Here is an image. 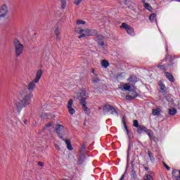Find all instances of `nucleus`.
I'll list each match as a JSON object with an SVG mask.
<instances>
[{
  "label": "nucleus",
  "mask_w": 180,
  "mask_h": 180,
  "mask_svg": "<svg viewBox=\"0 0 180 180\" xmlns=\"http://www.w3.org/2000/svg\"><path fill=\"white\" fill-rule=\"evenodd\" d=\"M177 112L178 111L175 108H169V115H170V116H175V115H176Z\"/></svg>",
  "instance_id": "21"
},
{
  "label": "nucleus",
  "mask_w": 180,
  "mask_h": 180,
  "mask_svg": "<svg viewBox=\"0 0 180 180\" xmlns=\"http://www.w3.org/2000/svg\"><path fill=\"white\" fill-rule=\"evenodd\" d=\"M123 73H118L117 75V78H120V77H122V75Z\"/></svg>",
  "instance_id": "45"
},
{
  "label": "nucleus",
  "mask_w": 180,
  "mask_h": 180,
  "mask_svg": "<svg viewBox=\"0 0 180 180\" xmlns=\"http://www.w3.org/2000/svg\"><path fill=\"white\" fill-rule=\"evenodd\" d=\"M131 86H130V84L129 83H127L125 84H124L123 86V89L124 91H130Z\"/></svg>",
  "instance_id": "28"
},
{
  "label": "nucleus",
  "mask_w": 180,
  "mask_h": 180,
  "mask_svg": "<svg viewBox=\"0 0 180 180\" xmlns=\"http://www.w3.org/2000/svg\"><path fill=\"white\" fill-rule=\"evenodd\" d=\"M38 165H39V167H43V165H44V163H43V162H38Z\"/></svg>",
  "instance_id": "43"
},
{
  "label": "nucleus",
  "mask_w": 180,
  "mask_h": 180,
  "mask_svg": "<svg viewBox=\"0 0 180 180\" xmlns=\"http://www.w3.org/2000/svg\"><path fill=\"white\" fill-rule=\"evenodd\" d=\"M101 81V79L99 77H93L91 79V82L93 84H98Z\"/></svg>",
  "instance_id": "27"
},
{
  "label": "nucleus",
  "mask_w": 180,
  "mask_h": 180,
  "mask_svg": "<svg viewBox=\"0 0 180 180\" xmlns=\"http://www.w3.org/2000/svg\"><path fill=\"white\" fill-rule=\"evenodd\" d=\"M15 105L18 112H20V110H22V109H23V108H25V106H26L25 103H23V100H20L18 101H16L15 103Z\"/></svg>",
  "instance_id": "10"
},
{
  "label": "nucleus",
  "mask_w": 180,
  "mask_h": 180,
  "mask_svg": "<svg viewBox=\"0 0 180 180\" xmlns=\"http://www.w3.org/2000/svg\"><path fill=\"white\" fill-rule=\"evenodd\" d=\"M131 176L133 179H136V178H137V174L136 173V170H134V169H132L131 172Z\"/></svg>",
  "instance_id": "30"
},
{
  "label": "nucleus",
  "mask_w": 180,
  "mask_h": 180,
  "mask_svg": "<svg viewBox=\"0 0 180 180\" xmlns=\"http://www.w3.org/2000/svg\"><path fill=\"white\" fill-rule=\"evenodd\" d=\"M143 180H153V177L150 174H145L143 176Z\"/></svg>",
  "instance_id": "33"
},
{
  "label": "nucleus",
  "mask_w": 180,
  "mask_h": 180,
  "mask_svg": "<svg viewBox=\"0 0 180 180\" xmlns=\"http://www.w3.org/2000/svg\"><path fill=\"white\" fill-rule=\"evenodd\" d=\"M55 148L56 150H61V148H60V146H58L57 144L55 145Z\"/></svg>",
  "instance_id": "42"
},
{
  "label": "nucleus",
  "mask_w": 180,
  "mask_h": 180,
  "mask_svg": "<svg viewBox=\"0 0 180 180\" xmlns=\"http://www.w3.org/2000/svg\"><path fill=\"white\" fill-rule=\"evenodd\" d=\"M148 169H149V168H148V167H145V170H146V171H148Z\"/></svg>",
  "instance_id": "50"
},
{
  "label": "nucleus",
  "mask_w": 180,
  "mask_h": 180,
  "mask_svg": "<svg viewBox=\"0 0 180 180\" xmlns=\"http://www.w3.org/2000/svg\"><path fill=\"white\" fill-rule=\"evenodd\" d=\"M101 65L104 68H108V67H109V62H108V60H103L101 62Z\"/></svg>",
  "instance_id": "24"
},
{
  "label": "nucleus",
  "mask_w": 180,
  "mask_h": 180,
  "mask_svg": "<svg viewBox=\"0 0 180 180\" xmlns=\"http://www.w3.org/2000/svg\"><path fill=\"white\" fill-rule=\"evenodd\" d=\"M165 74L166 75V77L167 78V79H169V81H170V82H174L175 81V78H174V76L171 75V73L165 72Z\"/></svg>",
  "instance_id": "18"
},
{
  "label": "nucleus",
  "mask_w": 180,
  "mask_h": 180,
  "mask_svg": "<svg viewBox=\"0 0 180 180\" xmlns=\"http://www.w3.org/2000/svg\"><path fill=\"white\" fill-rule=\"evenodd\" d=\"M148 156L150 158V160L151 161L154 160V156H153V153H151V151L148 150Z\"/></svg>",
  "instance_id": "34"
},
{
  "label": "nucleus",
  "mask_w": 180,
  "mask_h": 180,
  "mask_svg": "<svg viewBox=\"0 0 180 180\" xmlns=\"http://www.w3.org/2000/svg\"><path fill=\"white\" fill-rule=\"evenodd\" d=\"M81 2H82V0H75V5H79V4H81Z\"/></svg>",
  "instance_id": "39"
},
{
  "label": "nucleus",
  "mask_w": 180,
  "mask_h": 180,
  "mask_svg": "<svg viewBox=\"0 0 180 180\" xmlns=\"http://www.w3.org/2000/svg\"><path fill=\"white\" fill-rule=\"evenodd\" d=\"M24 123L25 124H27V120H24Z\"/></svg>",
  "instance_id": "48"
},
{
  "label": "nucleus",
  "mask_w": 180,
  "mask_h": 180,
  "mask_svg": "<svg viewBox=\"0 0 180 180\" xmlns=\"http://www.w3.org/2000/svg\"><path fill=\"white\" fill-rule=\"evenodd\" d=\"M80 103L82 105L83 110H84L85 112H88L89 110L88 107H86V98L82 97V98H80Z\"/></svg>",
  "instance_id": "11"
},
{
  "label": "nucleus",
  "mask_w": 180,
  "mask_h": 180,
  "mask_svg": "<svg viewBox=\"0 0 180 180\" xmlns=\"http://www.w3.org/2000/svg\"><path fill=\"white\" fill-rule=\"evenodd\" d=\"M172 175L176 178V180H180V170L174 169L172 171Z\"/></svg>",
  "instance_id": "14"
},
{
  "label": "nucleus",
  "mask_w": 180,
  "mask_h": 180,
  "mask_svg": "<svg viewBox=\"0 0 180 180\" xmlns=\"http://www.w3.org/2000/svg\"><path fill=\"white\" fill-rule=\"evenodd\" d=\"M99 46H105V42L103 41H99L98 42Z\"/></svg>",
  "instance_id": "44"
},
{
  "label": "nucleus",
  "mask_w": 180,
  "mask_h": 180,
  "mask_svg": "<svg viewBox=\"0 0 180 180\" xmlns=\"http://www.w3.org/2000/svg\"><path fill=\"white\" fill-rule=\"evenodd\" d=\"M62 4V9L67 8V1L65 0H60Z\"/></svg>",
  "instance_id": "32"
},
{
  "label": "nucleus",
  "mask_w": 180,
  "mask_h": 180,
  "mask_svg": "<svg viewBox=\"0 0 180 180\" xmlns=\"http://www.w3.org/2000/svg\"><path fill=\"white\" fill-rule=\"evenodd\" d=\"M55 35L56 36V41L61 40V34L60 33V29L57 27L54 31Z\"/></svg>",
  "instance_id": "13"
},
{
  "label": "nucleus",
  "mask_w": 180,
  "mask_h": 180,
  "mask_svg": "<svg viewBox=\"0 0 180 180\" xmlns=\"http://www.w3.org/2000/svg\"><path fill=\"white\" fill-rule=\"evenodd\" d=\"M125 5L128 6L129 9H131L132 11H136V6H137V4L136 3L133 2V0H125L124 1Z\"/></svg>",
  "instance_id": "8"
},
{
  "label": "nucleus",
  "mask_w": 180,
  "mask_h": 180,
  "mask_svg": "<svg viewBox=\"0 0 180 180\" xmlns=\"http://www.w3.org/2000/svg\"><path fill=\"white\" fill-rule=\"evenodd\" d=\"M135 98H137V93L136 91H134L132 94H128L126 96V99H135Z\"/></svg>",
  "instance_id": "19"
},
{
  "label": "nucleus",
  "mask_w": 180,
  "mask_h": 180,
  "mask_svg": "<svg viewBox=\"0 0 180 180\" xmlns=\"http://www.w3.org/2000/svg\"><path fill=\"white\" fill-rule=\"evenodd\" d=\"M64 129V127L61 124H57L56 128V131L58 134V136H61V131Z\"/></svg>",
  "instance_id": "16"
},
{
  "label": "nucleus",
  "mask_w": 180,
  "mask_h": 180,
  "mask_svg": "<svg viewBox=\"0 0 180 180\" xmlns=\"http://www.w3.org/2000/svg\"><path fill=\"white\" fill-rule=\"evenodd\" d=\"M140 125H139V121L137 120H134V127L139 128Z\"/></svg>",
  "instance_id": "37"
},
{
  "label": "nucleus",
  "mask_w": 180,
  "mask_h": 180,
  "mask_svg": "<svg viewBox=\"0 0 180 180\" xmlns=\"http://www.w3.org/2000/svg\"><path fill=\"white\" fill-rule=\"evenodd\" d=\"M148 175H150V174H153V172H151V171H149L148 172Z\"/></svg>",
  "instance_id": "46"
},
{
  "label": "nucleus",
  "mask_w": 180,
  "mask_h": 180,
  "mask_svg": "<svg viewBox=\"0 0 180 180\" xmlns=\"http://www.w3.org/2000/svg\"><path fill=\"white\" fill-rule=\"evenodd\" d=\"M85 23H86V22H85L82 20H78L77 21V25H85Z\"/></svg>",
  "instance_id": "36"
},
{
  "label": "nucleus",
  "mask_w": 180,
  "mask_h": 180,
  "mask_svg": "<svg viewBox=\"0 0 180 180\" xmlns=\"http://www.w3.org/2000/svg\"><path fill=\"white\" fill-rule=\"evenodd\" d=\"M144 7L150 12H153V7L148 3H144Z\"/></svg>",
  "instance_id": "25"
},
{
  "label": "nucleus",
  "mask_w": 180,
  "mask_h": 180,
  "mask_svg": "<svg viewBox=\"0 0 180 180\" xmlns=\"http://www.w3.org/2000/svg\"><path fill=\"white\" fill-rule=\"evenodd\" d=\"M73 104L74 101H72V99H70L68 102V109L69 110L70 115H74V113H75V110L72 108Z\"/></svg>",
  "instance_id": "9"
},
{
  "label": "nucleus",
  "mask_w": 180,
  "mask_h": 180,
  "mask_svg": "<svg viewBox=\"0 0 180 180\" xmlns=\"http://www.w3.org/2000/svg\"><path fill=\"white\" fill-rule=\"evenodd\" d=\"M98 33L96 30H84L83 33L78 37V39H82V37H88V36H95Z\"/></svg>",
  "instance_id": "3"
},
{
  "label": "nucleus",
  "mask_w": 180,
  "mask_h": 180,
  "mask_svg": "<svg viewBox=\"0 0 180 180\" xmlns=\"http://www.w3.org/2000/svg\"><path fill=\"white\" fill-rule=\"evenodd\" d=\"M122 122L124 123L125 130H126L127 134H129V129H127V125L126 124V122L124 121V117L122 118Z\"/></svg>",
  "instance_id": "35"
},
{
  "label": "nucleus",
  "mask_w": 180,
  "mask_h": 180,
  "mask_svg": "<svg viewBox=\"0 0 180 180\" xmlns=\"http://www.w3.org/2000/svg\"><path fill=\"white\" fill-rule=\"evenodd\" d=\"M13 47L15 50V57H20L23 54L25 46L20 43V41L18 39L13 40Z\"/></svg>",
  "instance_id": "2"
},
{
  "label": "nucleus",
  "mask_w": 180,
  "mask_h": 180,
  "mask_svg": "<svg viewBox=\"0 0 180 180\" xmlns=\"http://www.w3.org/2000/svg\"><path fill=\"white\" fill-rule=\"evenodd\" d=\"M158 68H160V70H162V71H165V65H158Z\"/></svg>",
  "instance_id": "40"
},
{
  "label": "nucleus",
  "mask_w": 180,
  "mask_h": 180,
  "mask_svg": "<svg viewBox=\"0 0 180 180\" xmlns=\"http://www.w3.org/2000/svg\"><path fill=\"white\" fill-rule=\"evenodd\" d=\"M75 32L78 33L79 34H82V33H84V29L81 27H76Z\"/></svg>",
  "instance_id": "31"
},
{
  "label": "nucleus",
  "mask_w": 180,
  "mask_h": 180,
  "mask_svg": "<svg viewBox=\"0 0 180 180\" xmlns=\"http://www.w3.org/2000/svg\"><path fill=\"white\" fill-rule=\"evenodd\" d=\"M142 4H143V6H144V4H146V0H142Z\"/></svg>",
  "instance_id": "49"
},
{
  "label": "nucleus",
  "mask_w": 180,
  "mask_h": 180,
  "mask_svg": "<svg viewBox=\"0 0 180 180\" xmlns=\"http://www.w3.org/2000/svg\"><path fill=\"white\" fill-rule=\"evenodd\" d=\"M156 18H157V14L155 13H153L149 16V20H150V22H154V20H156Z\"/></svg>",
  "instance_id": "26"
},
{
  "label": "nucleus",
  "mask_w": 180,
  "mask_h": 180,
  "mask_svg": "<svg viewBox=\"0 0 180 180\" xmlns=\"http://www.w3.org/2000/svg\"><path fill=\"white\" fill-rule=\"evenodd\" d=\"M158 85L160 88L161 92H165V85L164 83H162V82H159Z\"/></svg>",
  "instance_id": "23"
},
{
  "label": "nucleus",
  "mask_w": 180,
  "mask_h": 180,
  "mask_svg": "<svg viewBox=\"0 0 180 180\" xmlns=\"http://www.w3.org/2000/svg\"><path fill=\"white\" fill-rule=\"evenodd\" d=\"M65 144L68 150H72V146L71 145V141L68 139L65 140Z\"/></svg>",
  "instance_id": "22"
},
{
  "label": "nucleus",
  "mask_w": 180,
  "mask_h": 180,
  "mask_svg": "<svg viewBox=\"0 0 180 180\" xmlns=\"http://www.w3.org/2000/svg\"><path fill=\"white\" fill-rule=\"evenodd\" d=\"M84 161H85V155H80L77 162L78 165H81L82 164H84Z\"/></svg>",
  "instance_id": "20"
},
{
  "label": "nucleus",
  "mask_w": 180,
  "mask_h": 180,
  "mask_svg": "<svg viewBox=\"0 0 180 180\" xmlns=\"http://www.w3.org/2000/svg\"><path fill=\"white\" fill-rule=\"evenodd\" d=\"M8 15V6L6 4L0 6V18H5Z\"/></svg>",
  "instance_id": "6"
},
{
  "label": "nucleus",
  "mask_w": 180,
  "mask_h": 180,
  "mask_svg": "<svg viewBox=\"0 0 180 180\" xmlns=\"http://www.w3.org/2000/svg\"><path fill=\"white\" fill-rule=\"evenodd\" d=\"M121 28H124L125 29L127 33H128V34H130L131 36H133V34H134V29H133V27H131V26L126 24V23H122L120 26Z\"/></svg>",
  "instance_id": "4"
},
{
  "label": "nucleus",
  "mask_w": 180,
  "mask_h": 180,
  "mask_svg": "<svg viewBox=\"0 0 180 180\" xmlns=\"http://www.w3.org/2000/svg\"><path fill=\"white\" fill-rule=\"evenodd\" d=\"M32 98H33V94L30 93V94H25L22 99L24 105H25V106H28Z\"/></svg>",
  "instance_id": "5"
},
{
  "label": "nucleus",
  "mask_w": 180,
  "mask_h": 180,
  "mask_svg": "<svg viewBox=\"0 0 180 180\" xmlns=\"http://www.w3.org/2000/svg\"><path fill=\"white\" fill-rule=\"evenodd\" d=\"M127 81L129 82H131V84H136V82H137V77L136 76H134V75H131L128 78Z\"/></svg>",
  "instance_id": "17"
},
{
  "label": "nucleus",
  "mask_w": 180,
  "mask_h": 180,
  "mask_svg": "<svg viewBox=\"0 0 180 180\" xmlns=\"http://www.w3.org/2000/svg\"><path fill=\"white\" fill-rule=\"evenodd\" d=\"M91 72H92L93 74H95V70H94V69H92Z\"/></svg>",
  "instance_id": "51"
},
{
  "label": "nucleus",
  "mask_w": 180,
  "mask_h": 180,
  "mask_svg": "<svg viewBox=\"0 0 180 180\" xmlns=\"http://www.w3.org/2000/svg\"><path fill=\"white\" fill-rule=\"evenodd\" d=\"M121 180H123V179H124V174H123L122 176V177H121V179H120Z\"/></svg>",
  "instance_id": "47"
},
{
  "label": "nucleus",
  "mask_w": 180,
  "mask_h": 180,
  "mask_svg": "<svg viewBox=\"0 0 180 180\" xmlns=\"http://www.w3.org/2000/svg\"><path fill=\"white\" fill-rule=\"evenodd\" d=\"M136 131L139 134H141V133H143V131H145L146 133H148L150 131V130H148L146 127H144L143 125H139V127L138 128Z\"/></svg>",
  "instance_id": "12"
},
{
  "label": "nucleus",
  "mask_w": 180,
  "mask_h": 180,
  "mask_svg": "<svg viewBox=\"0 0 180 180\" xmlns=\"http://www.w3.org/2000/svg\"><path fill=\"white\" fill-rule=\"evenodd\" d=\"M152 113H153V116H157V115H160V113H161V110L154 109V110H153Z\"/></svg>",
  "instance_id": "29"
},
{
  "label": "nucleus",
  "mask_w": 180,
  "mask_h": 180,
  "mask_svg": "<svg viewBox=\"0 0 180 180\" xmlns=\"http://www.w3.org/2000/svg\"><path fill=\"white\" fill-rule=\"evenodd\" d=\"M103 110L104 112H110L112 115H115V113H116L117 115V112L116 111V109H115V108H113V106L110 105H105L103 106Z\"/></svg>",
  "instance_id": "7"
},
{
  "label": "nucleus",
  "mask_w": 180,
  "mask_h": 180,
  "mask_svg": "<svg viewBox=\"0 0 180 180\" xmlns=\"http://www.w3.org/2000/svg\"><path fill=\"white\" fill-rule=\"evenodd\" d=\"M163 165H164V167H166L167 171H169L171 169V167H169V166H167V163L163 162Z\"/></svg>",
  "instance_id": "41"
},
{
  "label": "nucleus",
  "mask_w": 180,
  "mask_h": 180,
  "mask_svg": "<svg viewBox=\"0 0 180 180\" xmlns=\"http://www.w3.org/2000/svg\"><path fill=\"white\" fill-rule=\"evenodd\" d=\"M41 75H43V71L41 70H39L36 73L35 79L28 84V91L30 92H33V91H34V88H36V84H38L39 81H40Z\"/></svg>",
  "instance_id": "1"
},
{
  "label": "nucleus",
  "mask_w": 180,
  "mask_h": 180,
  "mask_svg": "<svg viewBox=\"0 0 180 180\" xmlns=\"http://www.w3.org/2000/svg\"><path fill=\"white\" fill-rule=\"evenodd\" d=\"M51 126H53V124L51 122H49L46 125H45L44 129L45 130H47V129H49V127H51Z\"/></svg>",
  "instance_id": "38"
},
{
  "label": "nucleus",
  "mask_w": 180,
  "mask_h": 180,
  "mask_svg": "<svg viewBox=\"0 0 180 180\" xmlns=\"http://www.w3.org/2000/svg\"><path fill=\"white\" fill-rule=\"evenodd\" d=\"M85 96V93L84 91H79L75 94V98L76 99H81L82 98H84Z\"/></svg>",
  "instance_id": "15"
}]
</instances>
